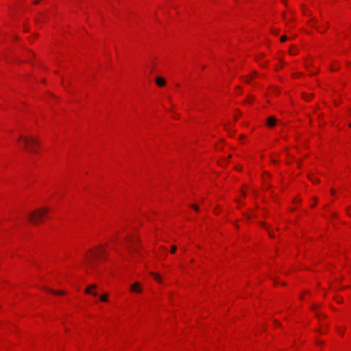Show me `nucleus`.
Instances as JSON below:
<instances>
[{"instance_id": "nucleus-12", "label": "nucleus", "mask_w": 351, "mask_h": 351, "mask_svg": "<svg viewBox=\"0 0 351 351\" xmlns=\"http://www.w3.org/2000/svg\"><path fill=\"white\" fill-rule=\"evenodd\" d=\"M100 300L103 302H106L108 301V296L106 294H104V295H102L101 297H100Z\"/></svg>"}, {"instance_id": "nucleus-17", "label": "nucleus", "mask_w": 351, "mask_h": 351, "mask_svg": "<svg viewBox=\"0 0 351 351\" xmlns=\"http://www.w3.org/2000/svg\"><path fill=\"white\" fill-rule=\"evenodd\" d=\"M191 207L193 208L195 210H199V208L196 205H192Z\"/></svg>"}, {"instance_id": "nucleus-2", "label": "nucleus", "mask_w": 351, "mask_h": 351, "mask_svg": "<svg viewBox=\"0 0 351 351\" xmlns=\"http://www.w3.org/2000/svg\"><path fill=\"white\" fill-rule=\"evenodd\" d=\"M48 210L47 208L36 210L29 213L28 219L32 223H36L42 221V217L47 214Z\"/></svg>"}, {"instance_id": "nucleus-1", "label": "nucleus", "mask_w": 351, "mask_h": 351, "mask_svg": "<svg viewBox=\"0 0 351 351\" xmlns=\"http://www.w3.org/2000/svg\"><path fill=\"white\" fill-rule=\"evenodd\" d=\"M19 141L21 142L23 149L32 154L37 153L36 148L39 146V142L37 138L21 135Z\"/></svg>"}, {"instance_id": "nucleus-16", "label": "nucleus", "mask_w": 351, "mask_h": 351, "mask_svg": "<svg viewBox=\"0 0 351 351\" xmlns=\"http://www.w3.org/2000/svg\"><path fill=\"white\" fill-rule=\"evenodd\" d=\"M311 96H309V95H304V99L308 101L310 99H311Z\"/></svg>"}, {"instance_id": "nucleus-13", "label": "nucleus", "mask_w": 351, "mask_h": 351, "mask_svg": "<svg viewBox=\"0 0 351 351\" xmlns=\"http://www.w3.org/2000/svg\"><path fill=\"white\" fill-rule=\"evenodd\" d=\"M310 180H311L313 183H316V182H319V179L315 178H311V177H310Z\"/></svg>"}, {"instance_id": "nucleus-18", "label": "nucleus", "mask_w": 351, "mask_h": 351, "mask_svg": "<svg viewBox=\"0 0 351 351\" xmlns=\"http://www.w3.org/2000/svg\"><path fill=\"white\" fill-rule=\"evenodd\" d=\"M348 215H350L351 216V207H349L348 208Z\"/></svg>"}, {"instance_id": "nucleus-19", "label": "nucleus", "mask_w": 351, "mask_h": 351, "mask_svg": "<svg viewBox=\"0 0 351 351\" xmlns=\"http://www.w3.org/2000/svg\"><path fill=\"white\" fill-rule=\"evenodd\" d=\"M38 1L39 0H35L34 1H33V4L37 5L38 3Z\"/></svg>"}, {"instance_id": "nucleus-14", "label": "nucleus", "mask_w": 351, "mask_h": 351, "mask_svg": "<svg viewBox=\"0 0 351 351\" xmlns=\"http://www.w3.org/2000/svg\"><path fill=\"white\" fill-rule=\"evenodd\" d=\"M176 245H172L171 246V253L173 254L175 253V252L176 251Z\"/></svg>"}, {"instance_id": "nucleus-9", "label": "nucleus", "mask_w": 351, "mask_h": 351, "mask_svg": "<svg viewBox=\"0 0 351 351\" xmlns=\"http://www.w3.org/2000/svg\"><path fill=\"white\" fill-rule=\"evenodd\" d=\"M46 290L49 292H51V293H53L54 294H56V295H60V294H63L64 292L63 291H55L52 289H48V288H46Z\"/></svg>"}, {"instance_id": "nucleus-8", "label": "nucleus", "mask_w": 351, "mask_h": 351, "mask_svg": "<svg viewBox=\"0 0 351 351\" xmlns=\"http://www.w3.org/2000/svg\"><path fill=\"white\" fill-rule=\"evenodd\" d=\"M156 83L160 87H162L166 84L165 80L162 77H157L156 78Z\"/></svg>"}, {"instance_id": "nucleus-4", "label": "nucleus", "mask_w": 351, "mask_h": 351, "mask_svg": "<svg viewBox=\"0 0 351 351\" xmlns=\"http://www.w3.org/2000/svg\"><path fill=\"white\" fill-rule=\"evenodd\" d=\"M137 241L136 239L128 238L127 239V249L130 253L136 250L135 243Z\"/></svg>"}, {"instance_id": "nucleus-20", "label": "nucleus", "mask_w": 351, "mask_h": 351, "mask_svg": "<svg viewBox=\"0 0 351 351\" xmlns=\"http://www.w3.org/2000/svg\"><path fill=\"white\" fill-rule=\"evenodd\" d=\"M250 79H251L250 77H247V78L245 80V82H250Z\"/></svg>"}, {"instance_id": "nucleus-5", "label": "nucleus", "mask_w": 351, "mask_h": 351, "mask_svg": "<svg viewBox=\"0 0 351 351\" xmlns=\"http://www.w3.org/2000/svg\"><path fill=\"white\" fill-rule=\"evenodd\" d=\"M96 288H97L96 285H95V284L91 285L86 288V289L85 290V293L87 294L93 295V296H97V293L92 291L93 289H95Z\"/></svg>"}, {"instance_id": "nucleus-15", "label": "nucleus", "mask_w": 351, "mask_h": 351, "mask_svg": "<svg viewBox=\"0 0 351 351\" xmlns=\"http://www.w3.org/2000/svg\"><path fill=\"white\" fill-rule=\"evenodd\" d=\"M287 39V36H282L281 38H280V41L281 42H285L286 41Z\"/></svg>"}, {"instance_id": "nucleus-7", "label": "nucleus", "mask_w": 351, "mask_h": 351, "mask_svg": "<svg viewBox=\"0 0 351 351\" xmlns=\"http://www.w3.org/2000/svg\"><path fill=\"white\" fill-rule=\"evenodd\" d=\"M131 291L133 292L140 293L141 291V288L140 287L139 282H136L131 285Z\"/></svg>"}, {"instance_id": "nucleus-3", "label": "nucleus", "mask_w": 351, "mask_h": 351, "mask_svg": "<svg viewBox=\"0 0 351 351\" xmlns=\"http://www.w3.org/2000/svg\"><path fill=\"white\" fill-rule=\"evenodd\" d=\"M99 254L101 255H103L104 254V250L102 248H100L98 250L97 252H90V254L87 256L86 261H87L88 264L90 268L94 267L93 260L95 257L97 256V255H99Z\"/></svg>"}, {"instance_id": "nucleus-21", "label": "nucleus", "mask_w": 351, "mask_h": 351, "mask_svg": "<svg viewBox=\"0 0 351 351\" xmlns=\"http://www.w3.org/2000/svg\"><path fill=\"white\" fill-rule=\"evenodd\" d=\"M330 192H331L332 194H335V191L334 189H331Z\"/></svg>"}, {"instance_id": "nucleus-11", "label": "nucleus", "mask_w": 351, "mask_h": 351, "mask_svg": "<svg viewBox=\"0 0 351 351\" xmlns=\"http://www.w3.org/2000/svg\"><path fill=\"white\" fill-rule=\"evenodd\" d=\"M152 275L154 277V278L158 281L160 282V276L158 274L152 273Z\"/></svg>"}, {"instance_id": "nucleus-6", "label": "nucleus", "mask_w": 351, "mask_h": 351, "mask_svg": "<svg viewBox=\"0 0 351 351\" xmlns=\"http://www.w3.org/2000/svg\"><path fill=\"white\" fill-rule=\"evenodd\" d=\"M276 121L277 120L274 117H269L267 120V125L269 127H274L276 125Z\"/></svg>"}, {"instance_id": "nucleus-22", "label": "nucleus", "mask_w": 351, "mask_h": 351, "mask_svg": "<svg viewBox=\"0 0 351 351\" xmlns=\"http://www.w3.org/2000/svg\"><path fill=\"white\" fill-rule=\"evenodd\" d=\"M349 126L351 127V123H350Z\"/></svg>"}, {"instance_id": "nucleus-10", "label": "nucleus", "mask_w": 351, "mask_h": 351, "mask_svg": "<svg viewBox=\"0 0 351 351\" xmlns=\"http://www.w3.org/2000/svg\"><path fill=\"white\" fill-rule=\"evenodd\" d=\"M289 53L291 55H295L298 53V50L295 47H291L289 50Z\"/></svg>"}]
</instances>
